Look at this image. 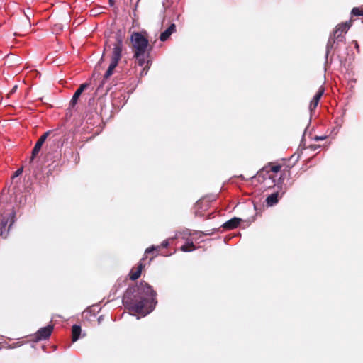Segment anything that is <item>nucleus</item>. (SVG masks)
Segmentation results:
<instances>
[{
    "label": "nucleus",
    "instance_id": "obj_3",
    "mask_svg": "<svg viewBox=\"0 0 363 363\" xmlns=\"http://www.w3.org/2000/svg\"><path fill=\"white\" fill-rule=\"evenodd\" d=\"M123 46L122 38L120 36H117L111 52V63L104 76V79H107L113 74L114 69L117 67L118 62L121 59Z\"/></svg>",
    "mask_w": 363,
    "mask_h": 363
},
{
    "label": "nucleus",
    "instance_id": "obj_32",
    "mask_svg": "<svg viewBox=\"0 0 363 363\" xmlns=\"http://www.w3.org/2000/svg\"><path fill=\"white\" fill-rule=\"evenodd\" d=\"M99 321L101 320V317L98 318Z\"/></svg>",
    "mask_w": 363,
    "mask_h": 363
},
{
    "label": "nucleus",
    "instance_id": "obj_8",
    "mask_svg": "<svg viewBox=\"0 0 363 363\" xmlns=\"http://www.w3.org/2000/svg\"><path fill=\"white\" fill-rule=\"evenodd\" d=\"M88 86H89V84L86 83L82 84L79 86V87L74 92V94L69 102L70 107L73 108L77 104L79 97L81 96L82 92L88 87Z\"/></svg>",
    "mask_w": 363,
    "mask_h": 363
},
{
    "label": "nucleus",
    "instance_id": "obj_13",
    "mask_svg": "<svg viewBox=\"0 0 363 363\" xmlns=\"http://www.w3.org/2000/svg\"><path fill=\"white\" fill-rule=\"evenodd\" d=\"M81 327L77 325H74L72 328V341L76 342L80 336L81 333Z\"/></svg>",
    "mask_w": 363,
    "mask_h": 363
},
{
    "label": "nucleus",
    "instance_id": "obj_12",
    "mask_svg": "<svg viewBox=\"0 0 363 363\" xmlns=\"http://www.w3.org/2000/svg\"><path fill=\"white\" fill-rule=\"evenodd\" d=\"M279 192H274L269 195L266 199L267 206H272L278 202Z\"/></svg>",
    "mask_w": 363,
    "mask_h": 363
},
{
    "label": "nucleus",
    "instance_id": "obj_33",
    "mask_svg": "<svg viewBox=\"0 0 363 363\" xmlns=\"http://www.w3.org/2000/svg\"><path fill=\"white\" fill-rule=\"evenodd\" d=\"M99 321L101 320V317L98 318Z\"/></svg>",
    "mask_w": 363,
    "mask_h": 363
},
{
    "label": "nucleus",
    "instance_id": "obj_16",
    "mask_svg": "<svg viewBox=\"0 0 363 363\" xmlns=\"http://www.w3.org/2000/svg\"><path fill=\"white\" fill-rule=\"evenodd\" d=\"M181 250L183 252H192L195 250V247L193 242H188L181 247Z\"/></svg>",
    "mask_w": 363,
    "mask_h": 363
},
{
    "label": "nucleus",
    "instance_id": "obj_5",
    "mask_svg": "<svg viewBox=\"0 0 363 363\" xmlns=\"http://www.w3.org/2000/svg\"><path fill=\"white\" fill-rule=\"evenodd\" d=\"M16 212L13 210L11 213L2 214L0 218V237L6 238L12 225L15 223Z\"/></svg>",
    "mask_w": 363,
    "mask_h": 363
},
{
    "label": "nucleus",
    "instance_id": "obj_31",
    "mask_svg": "<svg viewBox=\"0 0 363 363\" xmlns=\"http://www.w3.org/2000/svg\"><path fill=\"white\" fill-rule=\"evenodd\" d=\"M104 56V52H103V55H102V57H101V61H102V60H103Z\"/></svg>",
    "mask_w": 363,
    "mask_h": 363
},
{
    "label": "nucleus",
    "instance_id": "obj_6",
    "mask_svg": "<svg viewBox=\"0 0 363 363\" xmlns=\"http://www.w3.org/2000/svg\"><path fill=\"white\" fill-rule=\"evenodd\" d=\"M53 330L52 325H48L46 327L40 328L35 334V339L36 341H41L48 339Z\"/></svg>",
    "mask_w": 363,
    "mask_h": 363
},
{
    "label": "nucleus",
    "instance_id": "obj_9",
    "mask_svg": "<svg viewBox=\"0 0 363 363\" xmlns=\"http://www.w3.org/2000/svg\"><path fill=\"white\" fill-rule=\"evenodd\" d=\"M269 170H267V167H264L257 173V177L259 179L262 177H263L264 181L268 182L269 184L274 185V179L270 174H269Z\"/></svg>",
    "mask_w": 363,
    "mask_h": 363
},
{
    "label": "nucleus",
    "instance_id": "obj_23",
    "mask_svg": "<svg viewBox=\"0 0 363 363\" xmlns=\"http://www.w3.org/2000/svg\"><path fill=\"white\" fill-rule=\"evenodd\" d=\"M25 15H26V20H25V21H26V22H25V23H26V26H26V28H30V26H31V23H30V22L29 16H28V15L27 13H26Z\"/></svg>",
    "mask_w": 363,
    "mask_h": 363
},
{
    "label": "nucleus",
    "instance_id": "obj_7",
    "mask_svg": "<svg viewBox=\"0 0 363 363\" xmlns=\"http://www.w3.org/2000/svg\"><path fill=\"white\" fill-rule=\"evenodd\" d=\"M50 130H48L47 132H45L43 135H42L40 136V138L38 139V140L37 141V143H35L33 150H32V155H31V157H30V162H32L34 158L36 157V155L38 154V152H40L43 143H45V140L47 139L48 136L50 135Z\"/></svg>",
    "mask_w": 363,
    "mask_h": 363
},
{
    "label": "nucleus",
    "instance_id": "obj_17",
    "mask_svg": "<svg viewBox=\"0 0 363 363\" xmlns=\"http://www.w3.org/2000/svg\"><path fill=\"white\" fill-rule=\"evenodd\" d=\"M351 14L352 16H363V10H362L357 7H354L352 9Z\"/></svg>",
    "mask_w": 363,
    "mask_h": 363
},
{
    "label": "nucleus",
    "instance_id": "obj_11",
    "mask_svg": "<svg viewBox=\"0 0 363 363\" xmlns=\"http://www.w3.org/2000/svg\"><path fill=\"white\" fill-rule=\"evenodd\" d=\"M176 31V26L174 23H172L167 29L160 34V40L162 42L166 41L169 36Z\"/></svg>",
    "mask_w": 363,
    "mask_h": 363
},
{
    "label": "nucleus",
    "instance_id": "obj_4",
    "mask_svg": "<svg viewBox=\"0 0 363 363\" xmlns=\"http://www.w3.org/2000/svg\"><path fill=\"white\" fill-rule=\"evenodd\" d=\"M130 39L134 49V56L140 57L145 54L149 45L148 40L140 33H134Z\"/></svg>",
    "mask_w": 363,
    "mask_h": 363
},
{
    "label": "nucleus",
    "instance_id": "obj_29",
    "mask_svg": "<svg viewBox=\"0 0 363 363\" xmlns=\"http://www.w3.org/2000/svg\"><path fill=\"white\" fill-rule=\"evenodd\" d=\"M354 46H355V48L357 49V52L359 51V44L357 41H354Z\"/></svg>",
    "mask_w": 363,
    "mask_h": 363
},
{
    "label": "nucleus",
    "instance_id": "obj_22",
    "mask_svg": "<svg viewBox=\"0 0 363 363\" xmlns=\"http://www.w3.org/2000/svg\"><path fill=\"white\" fill-rule=\"evenodd\" d=\"M281 169L280 165H274L270 167V171L272 172H278Z\"/></svg>",
    "mask_w": 363,
    "mask_h": 363
},
{
    "label": "nucleus",
    "instance_id": "obj_10",
    "mask_svg": "<svg viewBox=\"0 0 363 363\" xmlns=\"http://www.w3.org/2000/svg\"><path fill=\"white\" fill-rule=\"evenodd\" d=\"M242 220L239 218L234 217L222 225V227L227 230H232L238 227Z\"/></svg>",
    "mask_w": 363,
    "mask_h": 363
},
{
    "label": "nucleus",
    "instance_id": "obj_27",
    "mask_svg": "<svg viewBox=\"0 0 363 363\" xmlns=\"http://www.w3.org/2000/svg\"><path fill=\"white\" fill-rule=\"evenodd\" d=\"M17 89H18V85H15V86L12 88V89L10 91V92H9V95H11V94H12L15 93V92L16 91Z\"/></svg>",
    "mask_w": 363,
    "mask_h": 363
},
{
    "label": "nucleus",
    "instance_id": "obj_14",
    "mask_svg": "<svg viewBox=\"0 0 363 363\" xmlns=\"http://www.w3.org/2000/svg\"><path fill=\"white\" fill-rule=\"evenodd\" d=\"M143 268V264L140 262L138 266V269L135 272H131L130 274V278L131 280H136L138 279L141 275V272Z\"/></svg>",
    "mask_w": 363,
    "mask_h": 363
},
{
    "label": "nucleus",
    "instance_id": "obj_26",
    "mask_svg": "<svg viewBox=\"0 0 363 363\" xmlns=\"http://www.w3.org/2000/svg\"><path fill=\"white\" fill-rule=\"evenodd\" d=\"M22 172H23V169L22 168H20V169H17L15 172L13 177H18L20 174H22Z\"/></svg>",
    "mask_w": 363,
    "mask_h": 363
},
{
    "label": "nucleus",
    "instance_id": "obj_18",
    "mask_svg": "<svg viewBox=\"0 0 363 363\" xmlns=\"http://www.w3.org/2000/svg\"><path fill=\"white\" fill-rule=\"evenodd\" d=\"M318 102H319V100H318L317 99H315L314 97L313 98V99L311 101V103L309 105V108H310L311 111H312L317 107Z\"/></svg>",
    "mask_w": 363,
    "mask_h": 363
},
{
    "label": "nucleus",
    "instance_id": "obj_20",
    "mask_svg": "<svg viewBox=\"0 0 363 363\" xmlns=\"http://www.w3.org/2000/svg\"><path fill=\"white\" fill-rule=\"evenodd\" d=\"M158 249H160V246L152 245L145 250V253L149 254V253L153 252L154 250H158Z\"/></svg>",
    "mask_w": 363,
    "mask_h": 363
},
{
    "label": "nucleus",
    "instance_id": "obj_25",
    "mask_svg": "<svg viewBox=\"0 0 363 363\" xmlns=\"http://www.w3.org/2000/svg\"><path fill=\"white\" fill-rule=\"evenodd\" d=\"M326 138H327V136H326V135H323V136H315V137L314 138V140H315V141L323 140H325Z\"/></svg>",
    "mask_w": 363,
    "mask_h": 363
},
{
    "label": "nucleus",
    "instance_id": "obj_30",
    "mask_svg": "<svg viewBox=\"0 0 363 363\" xmlns=\"http://www.w3.org/2000/svg\"><path fill=\"white\" fill-rule=\"evenodd\" d=\"M111 6H113L115 0H108Z\"/></svg>",
    "mask_w": 363,
    "mask_h": 363
},
{
    "label": "nucleus",
    "instance_id": "obj_28",
    "mask_svg": "<svg viewBox=\"0 0 363 363\" xmlns=\"http://www.w3.org/2000/svg\"><path fill=\"white\" fill-rule=\"evenodd\" d=\"M147 73V69H146V67H143V70L140 72V75H146Z\"/></svg>",
    "mask_w": 363,
    "mask_h": 363
},
{
    "label": "nucleus",
    "instance_id": "obj_24",
    "mask_svg": "<svg viewBox=\"0 0 363 363\" xmlns=\"http://www.w3.org/2000/svg\"><path fill=\"white\" fill-rule=\"evenodd\" d=\"M169 245V240H164L160 246V248L162 247H167Z\"/></svg>",
    "mask_w": 363,
    "mask_h": 363
},
{
    "label": "nucleus",
    "instance_id": "obj_1",
    "mask_svg": "<svg viewBox=\"0 0 363 363\" xmlns=\"http://www.w3.org/2000/svg\"><path fill=\"white\" fill-rule=\"evenodd\" d=\"M157 293L145 282L129 286L123 297V303L130 310L145 316L155 308Z\"/></svg>",
    "mask_w": 363,
    "mask_h": 363
},
{
    "label": "nucleus",
    "instance_id": "obj_21",
    "mask_svg": "<svg viewBox=\"0 0 363 363\" xmlns=\"http://www.w3.org/2000/svg\"><path fill=\"white\" fill-rule=\"evenodd\" d=\"M64 28L62 24H59V23H57L54 26V31L55 32H57V31H61Z\"/></svg>",
    "mask_w": 363,
    "mask_h": 363
},
{
    "label": "nucleus",
    "instance_id": "obj_15",
    "mask_svg": "<svg viewBox=\"0 0 363 363\" xmlns=\"http://www.w3.org/2000/svg\"><path fill=\"white\" fill-rule=\"evenodd\" d=\"M134 57L136 58L137 60V63H138V65L141 67H146L145 66V64L147 63V65H148L149 62H146V55L145 54H143L141 56L138 57V56H134Z\"/></svg>",
    "mask_w": 363,
    "mask_h": 363
},
{
    "label": "nucleus",
    "instance_id": "obj_2",
    "mask_svg": "<svg viewBox=\"0 0 363 363\" xmlns=\"http://www.w3.org/2000/svg\"><path fill=\"white\" fill-rule=\"evenodd\" d=\"M352 20L339 23L330 34L327 45H326V56L329 54L332 49L337 48L339 43L345 42V34L347 33L352 26Z\"/></svg>",
    "mask_w": 363,
    "mask_h": 363
},
{
    "label": "nucleus",
    "instance_id": "obj_19",
    "mask_svg": "<svg viewBox=\"0 0 363 363\" xmlns=\"http://www.w3.org/2000/svg\"><path fill=\"white\" fill-rule=\"evenodd\" d=\"M324 93V89L320 87L317 93L315 94V95L313 96L314 98L317 99L318 100H320V99L321 98V96H323Z\"/></svg>",
    "mask_w": 363,
    "mask_h": 363
}]
</instances>
